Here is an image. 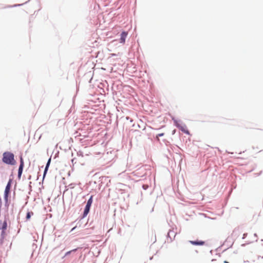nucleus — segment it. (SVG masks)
<instances>
[{"label":"nucleus","mask_w":263,"mask_h":263,"mask_svg":"<svg viewBox=\"0 0 263 263\" xmlns=\"http://www.w3.org/2000/svg\"><path fill=\"white\" fill-rule=\"evenodd\" d=\"M2 160L4 163L9 165H15L16 163L14 154L9 152L3 153Z\"/></svg>","instance_id":"obj_1"},{"label":"nucleus","mask_w":263,"mask_h":263,"mask_svg":"<svg viewBox=\"0 0 263 263\" xmlns=\"http://www.w3.org/2000/svg\"><path fill=\"white\" fill-rule=\"evenodd\" d=\"M12 180L10 179L6 186L4 192V199L5 201V204L6 206H8V197L10 193L11 185Z\"/></svg>","instance_id":"obj_2"},{"label":"nucleus","mask_w":263,"mask_h":263,"mask_svg":"<svg viewBox=\"0 0 263 263\" xmlns=\"http://www.w3.org/2000/svg\"><path fill=\"white\" fill-rule=\"evenodd\" d=\"M23 167H24V161H23V159L22 157L21 156L20 157V165L18 171V177L19 178H20L22 175Z\"/></svg>","instance_id":"obj_3"},{"label":"nucleus","mask_w":263,"mask_h":263,"mask_svg":"<svg viewBox=\"0 0 263 263\" xmlns=\"http://www.w3.org/2000/svg\"><path fill=\"white\" fill-rule=\"evenodd\" d=\"M127 32L125 31H123L122 32L121 34V37L120 39V42L122 44H124L125 42V39L127 37Z\"/></svg>","instance_id":"obj_4"},{"label":"nucleus","mask_w":263,"mask_h":263,"mask_svg":"<svg viewBox=\"0 0 263 263\" xmlns=\"http://www.w3.org/2000/svg\"><path fill=\"white\" fill-rule=\"evenodd\" d=\"M190 242L193 245L202 246L205 244L204 241H190Z\"/></svg>","instance_id":"obj_5"},{"label":"nucleus","mask_w":263,"mask_h":263,"mask_svg":"<svg viewBox=\"0 0 263 263\" xmlns=\"http://www.w3.org/2000/svg\"><path fill=\"white\" fill-rule=\"evenodd\" d=\"M50 161H51V158H49L47 164H46V166L45 167V170H44V175H43V179L45 178V175L47 173V172L48 171V167H49V166L50 165Z\"/></svg>","instance_id":"obj_6"},{"label":"nucleus","mask_w":263,"mask_h":263,"mask_svg":"<svg viewBox=\"0 0 263 263\" xmlns=\"http://www.w3.org/2000/svg\"><path fill=\"white\" fill-rule=\"evenodd\" d=\"M90 206H91V205H87V204L86 205V206H85V210L84 211V214H83L84 216H86L88 214V213L89 212Z\"/></svg>","instance_id":"obj_7"},{"label":"nucleus","mask_w":263,"mask_h":263,"mask_svg":"<svg viewBox=\"0 0 263 263\" xmlns=\"http://www.w3.org/2000/svg\"><path fill=\"white\" fill-rule=\"evenodd\" d=\"M33 215V213L32 212H28L27 213V215H26V219L29 220L31 216Z\"/></svg>","instance_id":"obj_8"},{"label":"nucleus","mask_w":263,"mask_h":263,"mask_svg":"<svg viewBox=\"0 0 263 263\" xmlns=\"http://www.w3.org/2000/svg\"><path fill=\"white\" fill-rule=\"evenodd\" d=\"M92 203V196H91L90 197V198L88 199L86 204L91 205Z\"/></svg>","instance_id":"obj_9"},{"label":"nucleus","mask_w":263,"mask_h":263,"mask_svg":"<svg viewBox=\"0 0 263 263\" xmlns=\"http://www.w3.org/2000/svg\"><path fill=\"white\" fill-rule=\"evenodd\" d=\"M77 250V249H73V250H71V251H69L67 252L66 253V254H65V256H67V255H68L70 254L71 253V252H72V251H76Z\"/></svg>","instance_id":"obj_10"},{"label":"nucleus","mask_w":263,"mask_h":263,"mask_svg":"<svg viewBox=\"0 0 263 263\" xmlns=\"http://www.w3.org/2000/svg\"><path fill=\"white\" fill-rule=\"evenodd\" d=\"M181 130H182L184 133H186V134H189V132L187 130H186V129H184L183 127H181Z\"/></svg>","instance_id":"obj_11"},{"label":"nucleus","mask_w":263,"mask_h":263,"mask_svg":"<svg viewBox=\"0 0 263 263\" xmlns=\"http://www.w3.org/2000/svg\"><path fill=\"white\" fill-rule=\"evenodd\" d=\"M6 227H7V223L6 222H4V223H3V226L2 227V229H6Z\"/></svg>","instance_id":"obj_12"},{"label":"nucleus","mask_w":263,"mask_h":263,"mask_svg":"<svg viewBox=\"0 0 263 263\" xmlns=\"http://www.w3.org/2000/svg\"><path fill=\"white\" fill-rule=\"evenodd\" d=\"M164 135V134L163 133H161V134H159L157 136V138L158 139V140H159V138L158 137H161V136H163Z\"/></svg>","instance_id":"obj_13"},{"label":"nucleus","mask_w":263,"mask_h":263,"mask_svg":"<svg viewBox=\"0 0 263 263\" xmlns=\"http://www.w3.org/2000/svg\"><path fill=\"white\" fill-rule=\"evenodd\" d=\"M224 263H229V262H228V261H224Z\"/></svg>","instance_id":"obj_14"}]
</instances>
